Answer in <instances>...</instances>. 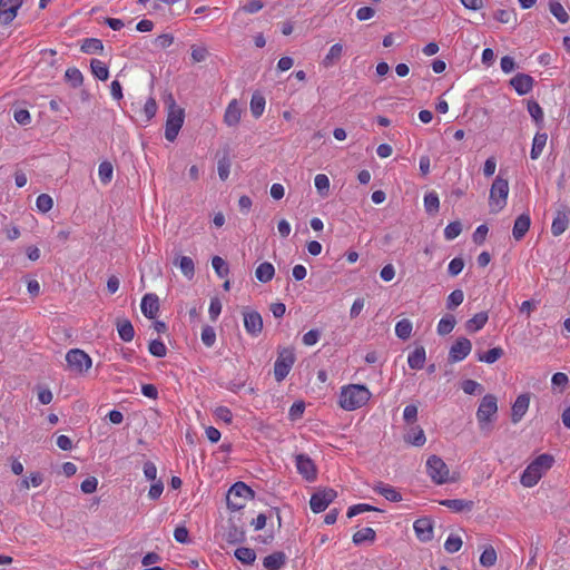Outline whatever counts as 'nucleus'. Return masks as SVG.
Segmentation results:
<instances>
[{
    "mask_svg": "<svg viewBox=\"0 0 570 570\" xmlns=\"http://www.w3.org/2000/svg\"><path fill=\"white\" fill-rule=\"evenodd\" d=\"M22 0H0V21L9 24L17 17Z\"/></svg>",
    "mask_w": 570,
    "mask_h": 570,
    "instance_id": "4468645a",
    "label": "nucleus"
},
{
    "mask_svg": "<svg viewBox=\"0 0 570 570\" xmlns=\"http://www.w3.org/2000/svg\"><path fill=\"white\" fill-rule=\"evenodd\" d=\"M371 397V392L364 385L351 384L342 389L340 394V406L346 411H354L362 407Z\"/></svg>",
    "mask_w": 570,
    "mask_h": 570,
    "instance_id": "f257e3e1",
    "label": "nucleus"
},
{
    "mask_svg": "<svg viewBox=\"0 0 570 570\" xmlns=\"http://www.w3.org/2000/svg\"><path fill=\"white\" fill-rule=\"evenodd\" d=\"M65 78L73 88L80 87L83 82V76L78 68H68L65 73Z\"/></svg>",
    "mask_w": 570,
    "mask_h": 570,
    "instance_id": "c03bdc74",
    "label": "nucleus"
},
{
    "mask_svg": "<svg viewBox=\"0 0 570 570\" xmlns=\"http://www.w3.org/2000/svg\"><path fill=\"white\" fill-rule=\"evenodd\" d=\"M343 53V46L341 43H335L330 48L328 53L323 59V66L328 68L333 66L337 60L341 59Z\"/></svg>",
    "mask_w": 570,
    "mask_h": 570,
    "instance_id": "72a5a7b5",
    "label": "nucleus"
},
{
    "mask_svg": "<svg viewBox=\"0 0 570 570\" xmlns=\"http://www.w3.org/2000/svg\"><path fill=\"white\" fill-rule=\"evenodd\" d=\"M462 232V225L460 222L450 223L444 229V237L448 240L456 238Z\"/></svg>",
    "mask_w": 570,
    "mask_h": 570,
    "instance_id": "bf43d9fd",
    "label": "nucleus"
},
{
    "mask_svg": "<svg viewBox=\"0 0 570 570\" xmlns=\"http://www.w3.org/2000/svg\"><path fill=\"white\" fill-rule=\"evenodd\" d=\"M531 225V218L528 214H521L514 220L512 235L515 240L522 239L528 233Z\"/></svg>",
    "mask_w": 570,
    "mask_h": 570,
    "instance_id": "412c9836",
    "label": "nucleus"
},
{
    "mask_svg": "<svg viewBox=\"0 0 570 570\" xmlns=\"http://www.w3.org/2000/svg\"><path fill=\"white\" fill-rule=\"evenodd\" d=\"M98 480L95 476H89L81 482V491L86 494L94 493L97 490Z\"/></svg>",
    "mask_w": 570,
    "mask_h": 570,
    "instance_id": "69168bd1",
    "label": "nucleus"
},
{
    "mask_svg": "<svg viewBox=\"0 0 570 570\" xmlns=\"http://www.w3.org/2000/svg\"><path fill=\"white\" fill-rule=\"evenodd\" d=\"M215 416L218 419V420H222L224 421L225 423L229 424L232 423L233 421V413L232 411L226 407V406H218L216 410H215Z\"/></svg>",
    "mask_w": 570,
    "mask_h": 570,
    "instance_id": "774afa93",
    "label": "nucleus"
},
{
    "mask_svg": "<svg viewBox=\"0 0 570 570\" xmlns=\"http://www.w3.org/2000/svg\"><path fill=\"white\" fill-rule=\"evenodd\" d=\"M245 540V532L242 528L232 524L226 533V541L228 543H239Z\"/></svg>",
    "mask_w": 570,
    "mask_h": 570,
    "instance_id": "a18cd8bd",
    "label": "nucleus"
},
{
    "mask_svg": "<svg viewBox=\"0 0 570 570\" xmlns=\"http://www.w3.org/2000/svg\"><path fill=\"white\" fill-rule=\"evenodd\" d=\"M116 327L117 332L119 334V337L124 342H131L135 337V328L131 324V322L127 318H118L116 321Z\"/></svg>",
    "mask_w": 570,
    "mask_h": 570,
    "instance_id": "5701e85b",
    "label": "nucleus"
},
{
    "mask_svg": "<svg viewBox=\"0 0 570 570\" xmlns=\"http://www.w3.org/2000/svg\"><path fill=\"white\" fill-rule=\"evenodd\" d=\"M275 275V268L272 263L264 262L255 271L256 278L262 283H268Z\"/></svg>",
    "mask_w": 570,
    "mask_h": 570,
    "instance_id": "bb28decb",
    "label": "nucleus"
},
{
    "mask_svg": "<svg viewBox=\"0 0 570 570\" xmlns=\"http://www.w3.org/2000/svg\"><path fill=\"white\" fill-rule=\"evenodd\" d=\"M305 411V404L303 401H298L293 403V405L289 409L288 416L292 421H296L302 417L303 413Z\"/></svg>",
    "mask_w": 570,
    "mask_h": 570,
    "instance_id": "e2e57ef3",
    "label": "nucleus"
},
{
    "mask_svg": "<svg viewBox=\"0 0 570 570\" xmlns=\"http://www.w3.org/2000/svg\"><path fill=\"white\" fill-rule=\"evenodd\" d=\"M426 358L425 348L417 346L407 357V364L412 370H421L424 366Z\"/></svg>",
    "mask_w": 570,
    "mask_h": 570,
    "instance_id": "a878e982",
    "label": "nucleus"
},
{
    "mask_svg": "<svg viewBox=\"0 0 570 570\" xmlns=\"http://www.w3.org/2000/svg\"><path fill=\"white\" fill-rule=\"evenodd\" d=\"M461 547H462V539L455 534H451L444 543V549L448 553L458 552L461 549Z\"/></svg>",
    "mask_w": 570,
    "mask_h": 570,
    "instance_id": "4d7b16f0",
    "label": "nucleus"
},
{
    "mask_svg": "<svg viewBox=\"0 0 570 570\" xmlns=\"http://www.w3.org/2000/svg\"><path fill=\"white\" fill-rule=\"evenodd\" d=\"M462 390L465 394L476 395L483 392V386L474 380H464L462 382Z\"/></svg>",
    "mask_w": 570,
    "mask_h": 570,
    "instance_id": "603ef678",
    "label": "nucleus"
},
{
    "mask_svg": "<svg viewBox=\"0 0 570 570\" xmlns=\"http://www.w3.org/2000/svg\"><path fill=\"white\" fill-rule=\"evenodd\" d=\"M90 68H91V72L94 73V76L96 78H98L99 80L105 81L108 79L109 70L105 62H102L98 59H92L90 62Z\"/></svg>",
    "mask_w": 570,
    "mask_h": 570,
    "instance_id": "e433bc0d",
    "label": "nucleus"
},
{
    "mask_svg": "<svg viewBox=\"0 0 570 570\" xmlns=\"http://www.w3.org/2000/svg\"><path fill=\"white\" fill-rule=\"evenodd\" d=\"M254 491L247 484L238 481L227 492V507L233 511L240 510L245 507L247 500L254 498Z\"/></svg>",
    "mask_w": 570,
    "mask_h": 570,
    "instance_id": "20e7f679",
    "label": "nucleus"
},
{
    "mask_svg": "<svg viewBox=\"0 0 570 570\" xmlns=\"http://www.w3.org/2000/svg\"><path fill=\"white\" fill-rule=\"evenodd\" d=\"M191 59L194 62H203L208 56V51L205 47L191 46Z\"/></svg>",
    "mask_w": 570,
    "mask_h": 570,
    "instance_id": "0e129e2a",
    "label": "nucleus"
},
{
    "mask_svg": "<svg viewBox=\"0 0 570 570\" xmlns=\"http://www.w3.org/2000/svg\"><path fill=\"white\" fill-rule=\"evenodd\" d=\"M548 136L546 132H537L530 151V156L532 159H538L542 154V150L547 144Z\"/></svg>",
    "mask_w": 570,
    "mask_h": 570,
    "instance_id": "c756f323",
    "label": "nucleus"
},
{
    "mask_svg": "<svg viewBox=\"0 0 570 570\" xmlns=\"http://www.w3.org/2000/svg\"><path fill=\"white\" fill-rule=\"evenodd\" d=\"M487 322L488 314L485 312H480L466 321L465 328L469 333H474L481 330L487 324Z\"/></svg>",
    "mask_w": 570,
    "mask_h": 570,
    "instance_id": "c85d7f7f",
    "label": "nucleus"
},
{
    "mask_svg": "<svg viewBox=\"0 0 570 570\" xmlns=\"http://www.w3.org/2000/svg\"><path fill=\"white\" fill-rule=\"evenodd\" d=\"M472 344L466 337L458 338L449 351V362L456 363L464 360L471 352Z\"/></svg>",
    "mask_w": 570,
    "mask_h": 570,
    "instance_id": "9d476101",
    "label": "nucleus"
},
{
    "mask_svg": "<svg viewBox=\"0 0 570 570\" xmlns=\"http://www.w3.org/2000/svg\"><path fill=\"white\" fill-rule=\"evenodd\" d=\"M244 326L252 336H258L263 331V318L256 311H243Z\"/></svg>",
    "mask_w": 570,
    "mask_h": 570,
    "instance_id": "9b49d317",
    "label": "nucleus"
},
{
    "mask_svg": "<svg viewBox=\"0 0 570 570\" xmlns=\"http://www.w3.org/2000/svg\"><path fill=\"white\" fill-rule=\"evenodd\" d=\"M230 160L227 156H224L218 160L217 170L218 176L222 180H226L229 176Z\"/></svg>",
    "mask_w": 570,
    "mask_h": 570,
    "instance_id": "680f3d73",
    "label": "nucleus"
},
{
    "mask_svg": "<svg viewBox=\"0 0 570 570\" xmlns=\"http://www.w3.org/2000/svg\"><path fill=\"white\" fill-rule=\"evenodd\" d=\"M417 539L422 542H428L433 537V523L429 518L417 519L413 524Z\"/></svg>",
    "mask_w": 570,
    "mask_h": 570,
    "instance_id": "f3484780",
    "label": "nucleus"
},
{
    "mask_svg": "<svg viewBox=\"0 0 570 570\" xmlns=\"http://www.w3.org/2000/svg\"><path fill=\"white\" fill-rule=\"evenodd\" d=\"M530 404V394L524 393L520 394L511 407V421L513 423H518L522 420L524 414L527 413Z\"/></svg>",
    "mask_w": 570,
    "mask_h": 570,
    "instance_id": "2eb2a0df",
    "label": "nucleus"
},
{
    "mask_svg": "<svg viewBox=\"0 0 570 570\" xmlns=\"http://www.w3.org/2000/svg\"><path fill=\"white\" fill-rule=\"evenodd\" d=\"M549 9L560 23H567L569 21L568 12L558 0H549Z\"/></svg>",
    "mask_w": 570,
    "mask_h": 570,
    "instance_id": "473e14b6",
    "label": "nucleus"
},
{
    "mask_svg": "<svg viewBox=\"0 0 570 570\" xmlns=\"http://www.w3.org/2000/svg\"><path fill=\"white\" fill-rule=\"evenodd\" d=\"M81 51L85 53H96L104 50V43L97 38H87L81 45Z\"/></svg>",
    "mask_w": 570,
    "mask_h": 570,
    "instance_id": "4c0bfd02",
    "label": "nucleus"
},
{
    "mask_svg": "<svg viewBox=\"0 0 570 570\" xmlns=\"http://www.w3.org/2000/svg\"><path fill=\"white\" fill-rule=\"evenodd\" d=\"M542 475H543V473L540 472L538 468L532 465V463H530L525 468V470L522 472L520 482L523 487L531 488V487H534L539 482V480L542 478Z\"/></svg>",
    "mask_w": 570,
    "mask_h": 570,
    "instance_id": "aec40b11",
    "label": "nucleus"
},
{
    "mask_svg": "<svg viewBox=\"0 0 570 570\" xmlns=\"http://www.w3.org/2000/svg\"><path fill=\"white\" fill-rule=\"evenodd\" d=\"M424 207L429 214H434L439 210L440 200L436 193L431 191L424 196Z\"/></svg>",
    "mask_w": 570,
    "mask_h": 570,
    "instance_id": "de8ad7c7",
    "label": "nucleus"
},
{
    "mask_svg": "<svg viewBox=\"0 0 570 570\" xmlns=\"http://www.w3.org/2000/svg\"><path fill=\"white\" fill-rule=\"evenodd\" d=\"M184 118V109L179 108L173 96L169 95V106L165 126V137L168 141L173 142L177 138L179 130L183 127Z\"/></svg>",
    "mask_w": 570,
    "mask_h": 570,
    "instance_id": "7ed1b4c3",
    "label": "nucleus"
},
{
    "mask_svg": "<svg viewBox=\"0 0 570 570\" xmlns=\"http://www.w3.org/2000/svg\"><path fill=\"white\" fill-rule=\"evenodd\" d=\"M464 294L462 289H454L446 298V308L453 311L462 304Z\"/></svg>",
    "mask_w": 570,
    "mask_h": 570,
    "instance_id": "3c124183",
    "label": "nucleus"
},
{
    "mask_svg": "<svg viewBox=\"0 0 570 570\" xmlns=\"http://www.w3.org/2000/svg\"><path fill=\"white\" fill-rule=\"evenodd\" d=\"M112 173H114V168H112V165L111 163L109 161H102L100 165H99V168H98V176H99V179L102 184L107 185L111 181L112 179Z\"/></svg>",
    "mask_w": 570,
    "mask_h": 570,
    "instance_id": "49530a36",
    "label": "nucleus"
},
{
    "mask_svg": "<svg viewBox=\"0 0 570 570\" xmlns=\"http://www.w3.org/2000/svg\"><path fill=\"white\" fill-rule=\"evenodd\" d=\"M494 18L501 23H511L513 27L518 24V17L514 10L499 9L495 11Z\"/></svg>",
    "mask_w": 570,
    "mask_h": 570,
    "instance_id": "79ce46f5",
    "label": "nucleus"
},
{
    "mask_svg": "<svg viewBox=\"0 0 570 570\" xmlns=\"http://www.w3.org/2000/svg\"><path fill=\"white\" fill-rule=\"evenodd\" d=\"M175 265H179V268L181 273L188 278L191 279L195 275V265L190 257L188 256H180L175 259Z\"/></svg>",
    "mask_w": 570,
    "mask_h": 570,
    "instance_id": "7c9ffc66",
    "label": "nucleus"
},
{
    "mask_svg": "<svg viewBox=\"0 0 570 570\" xmlns=\"http://www.w3.org/2000/svg\"><path fill=\"white\" fill-rule=\"evenodd\" d=\"M456 324L455 317L452 314L443 316L438 324L439 335L450 334Z\"/></svg>",
    "mask_w": 570,
    "mask_h": 570,
    "instance_id": "c9c22d12",
    "label": "nucleus"
},
{
    "mask_svg": "<svg viewBox=\"0 0 570 570\" xmlns=\"http://www.w3.org/2000/svg\"><path fill=\"white\" fill-rule=\"evenodd\" d=\"M213 268L219 277H226L229 274V268L227 263L219 256H215L212 259Z\"/></svg>",
    "mask_w": 570,
    "mask_h": 570,
    "instance_id": "864d4df0",
    "label": "nucleus"
},
{
    "mask_svg": "<svg viewBox=\"0 0 570 570\" xmlns=\"http://www.w3.org/2000/svg\"><path fill=\"white\" fill-rule=\"evenodd\" d=\"M528 111H529L530 116L532 117V119L534 120V122L537 124V126L539 128H542L544 115H543V110L540 107V105L534 100H529L528 101Z\"/></svg>",
    "mask_w": 570,
    "mask_h": 570,
    "instance_id": "58836bf2",
    "label": "nucleus"
},
{
    "mask_svg": "<svg viewBox=\"0 0 570 570\" xmlns=\"http://www.w3.org/2000/svg\"><path fill=\"white\" fill-rule=\"evenodd\" d=\"M265 104H266L265 98L261 94L255 92L252 96L250 111L255 118H259L263 115L264 109H265Z\"/></svg>",
    "mask_w": 570,
    "mask_h": 570,
    "instance_id": "f704fd0d",
    "label": "nucleus"
},
{
    "mask_svg": "<svg viewBox=\"0 0 570 570\" xmlns=\"http://www.w3.org/2000/svg\"><path fill=\"white\" fill-rule=\"evenodd\" d=\"M337 492L334 489L325 488L312 494L309 500L311 510L321 513L335 500Z\"/></svg>",
    "mask_w": 570,
    "mask_h": 570,
    "instance_id": "1a4fd4ad",
    "label": "nucleus"
},
{
    "mask_svg": "<svg viewBox=\"0 0 570 570\" xmlns=\"http://www.w3.org/2000/svg\"><path fill=\"white\" fill-rule=\"evenodd\" d=\"M294 350L291 347H283L278 351L277 358L274 364L275 380L281 383L288 375L295 363Z\"/></svg>",
    "mask_w": 570,
    "mask_h": 570,
    "instance_id": "0eeeda50",
    "label": "nucleus"
},
{
    "mask_svg": "<svg viewBox=\"0 0 570 570\" xmlns=\"http://www.w3.org/2000/svg\"><path fill=\"white\" fill-rule=\"evenodd\" d=\"M404 441L414 446H422L426 442L424 431L420 426H412L404 435Z\"/></svg>",
    "mask_w": 570,
    "mask_h": 570,
    "instance_id": "393cba45",
    "label": "nucleus"
},
{
    "mask_svg": "<svg viewBox=\"0 0 570 570\" xmlns=\"http://www.w3.org/2000/svg\"><path fill=\"white\" fill-rule=\"evenodd\" d=\"M314 183H315V187H316L317 191L322 196L327 195L328 189H330V179L326 175H324V174L316 175Z\"/></svg>",
    "mask_w": 570,
    "mask_h": 570,
    "instance_id": "6e6d98bb",
    "label": "nucleus"
},
{
    "mask_svg": "<svg viewBox=\"0 0 570 570\" xmlns=\"http://www.w3.org/2000/svg\"><path fill=\"white\" fill-rule=\"evenodd\" d=\"M141 312L147 318H155L159 311V299L156 294H146L141 299Z\"/></svg>",
    "mask_w": 570,
    "mask_h": 570,
    "instance_id": "a211bd4d",
    "label": "nucleus"
},
{
    "mask_svg": "<svg viewBox=\"0 0 570 570\" xmlns=\"http://www.w3.org/2000/svg\"><path fill=\"white\" fill-rule=\"evenodd\" d=\"M426 473L435 484L455 481L454 478H450V469L446 463L435 454L426 460Z\"/></svg>",
    "mask_w": 570,
    "mask_h": 570,
    "instance_id": "423d86ee",
    "label": "nucleus"
},
{
    "mask_svg": "<svg viewBox=\"0 0 570 570\" xmlns=\"http://www.w3.org/2000/svg\"><path fill=\"white\" fill-rule=\"evenodd\" d=\"M498 413V399L493 394H485L476 410L480 430L489 433Z\"/></svg>",
    "mask_w": 570,
    "mask_h": 570,
    "instance_id": "f03ea898",
    "label": "nucleus"
},
{
    "mask_svg": "<svg viewBox=\"0 0 570 570\" xmlns=\"http://www.w3.org/2000/svg\"><path fill=\"white\" fill-rule=\"evenodd\" d=\"M463 267L464 261L461 257H455L450 262L448 271L451 276H456L462 272Z\"/></svg>",
    "mask_w": 570,
    "mask_h": 570,
    "instance_id": "338daca9",
    "label": "nucleus"
},
{
    "mask_svg": "<svg viewBox=\"0 0 570 570\" xmlns=\"http://www.w3.org/2000/svg\"><path fill=\"white\" fill-rule=\"evenodd\" d=\"M531 463L532 465L538 468L540 472L544 473L552 466L553 456H551L550 454H541L538 458H535Z\"/></svg>",
    "mask_w": 570,
    "mask_h": 570,
    "instance_id": "8fccbe9b",
    "label": "nucleus"
},
{
    "mask_svg": "<svg viewBox=\"0 0 570 570\" xmlns=\"http://www.w3.org/2000/svg\"><path fill=\"white\" fill-rule=\"evenodd\" d=\"M148 351L156 357H164L167 354V347L160 340H153L149 343Z\"/></svg>",
    "mask_w": 570,
    "mask_h": 570,
    "instance_id": "5fc2aeb1",
    "label": "nucleus"
},
{
    "mask_svg": "<svg viewBox=\"0 0 570 570\" xmlns=\"http://www.w3.org/2000/svg\"><path fill=\"white\" fill-rule=\"evenodd\" d=\"M296 469L307 481H314L317 475L316 466L313 460L306 454H297L295 456Z\"/></svg>",
    "mask_w": 570,
    "mask_h": 570,
    "instance_id": "f8f14e48",
    "label": "nucleus"
},
{
    "mask_svg": "<svg viewBox=\"0 0 570 570\" xmlns=\"http://www.w3.org/2000/svg\"><path fill=\"white\" fill-rule=\"evenodd\" d=\"M412 323L407 318H403L399 321L395 325V334L399 338L405 341L411 336L412 333Z\"/></svg>",
    "mask_w": 570,
    "mask_h": 570,
    "instance_id": "ea45409f",
    "label": "nucleus"
},
{
    "mask_svg": "<svg viewBox=\"0 0 570 570\" xmlns=\"http://www.w3.org/2000/svg\"><path fill=\"white\" fill-rule=\"evenodd\" d=\"M36 205L41 213H48L53 206V200L48 194H41L37 197Z\"/></svg>",
    "mask_w": 570,
    "mask_h": 570,
    "instance_id": "13d9d810",
    "label": "nucleus"
},
{
    "mask_svg": "<svg viewBox=\"0 0 570 570\" xmlns=\"http://www.w3.org/2000/svg\"><path fill=\"white\" fill-rule=\"evenodd\" d=\"M503 355V350L501 347L490 348L485 353L478 354V361L484 362L488 364H493Z\"/></svg>",
    "mask_w": 570,
    "mask_h": 570,
    "instance_id": "37998d69",
    "label": "nucleus"
},
{
    "mask_svg": "<svg viewBox=\"0 0 570 570\" xmlns=\"http://www.w3.org/2000/svg\"><path fill=\"white\" fill-rule=\"evenodd\" d=\"M376 533L372 528H363L353 534V543L360 546L364 542H374Z\"/></svg>",
    "mask_w": 570,
    "mask_h": 570,
    "instance_id": "2f4dec72",
    "label": "nucleus"
},
{
    "mask_svg": "<svg viewBox=\"0 0 570 570\" xmlns=\"http://www.w3.org/2000/svg\"><path fill=\"white\" fill-rule=\"evenodd\" d=\"M533 78L527 73H517L510 80V85L520 96L529 94L533 88Z\"/></svg>",
    "mask_w": 570,
    "mask_h": 570,
    "instance_id": "dca6fc26",
    "label": "nucleus"
},
{
    "mask_svg": "<svg viewBox=\"0 0 570 570\" xmlns=\"http://www.w3.org/2000/svg\"><path fill=\"white\" fill-rule=\"evenodd\" d=\"M509 194L508 179L500 175L495 177L490 189L489 205L492 213H498L507 205Z\"/></svg>",
    "mask_w": 570,
    "mask_h": 570,
    "instance_id": "39448f33",
    "label": "nucleus"
},
{
    "mask_svg": "<svg viewBox=\"0 0 570 570\" xmlns=\"http://www.w3.org/2000/svg\"><path fill=\"white\" fill-rule=\"evenodd\" d=\"M440 504L449 508L453 512L471 511L474 507L473 501L463 499H445L440 501Z\"/></svg>",
    "mask_w": 570,
    "mask_h": 570,
    "instance_id": "4be33fe9",
    "label": "nucleus"
},
{
    "mask_svg": "<svg viewBox=\"0 0 570 570\" xmlns=\"http://www.w3.org/2000/svg\"><path fill=\"white\" fill-rule=\"evenodd\" d=\"M286 556L284 552H274L264 558L263 564L267 569L277 570L285 564Z\"/></svg>",
    "mask_w": 570,
    "mask_h": 570,
    "instance_id": "cd10ccee",
    "label": "nucleus"
},
{
    "mask_svg": "<svg viewBox=\"0 0 570 570\" xmlns=\"http://www.w3.org/2000/svg\"><path fill=\"white\" fill-rule=\"evenodd\" d=\"M373 490L391 502H400L402 500L401 493L395 488L383 482L374 485Z\"/></svg>",
    "mask_w": 570,
    "mask_h": 570,
    "instance_id": "b1692460",
    "label": "nucleus"
},
{
    "mask_svg": "<svg viewBox=\"0 0 570 570\" xmlns=\"http://www.w3.org/2000/svg\"><path fill=\"white\" fill-rule=\"evenodd\" d=\"M497 562V552L493 547L485 548L480 556V563L485 568L494 566Z\"/></svg>",
    "mask_w": 570,
    "mask_h": 570,
    "instance_id": "09e8293b",
    "label": "nucleus"
},
{
    "mask_svg": "<svg viewBox=\"0 0 570 570\" xmlns=\"http://www.w3.org/2000/svg\"><path fill=\"white\" fill-rule=\"evenodd\" d=\"M242 109L238 105V101L236 99H233L225 110L224 122L229 127H235L238 125Z\"/></svg>",
    "mask_w": 570,
    "mask_h": 570,
    "instance_id": "6ab92c4d",
    "label": "nucleus"
},
{
    "mask_svg": "<svg viewBox=\"0 0 570 570\" xmlns=\"http://www.w3.org/2000/svg\"><path fill=\"white\" fill-rule=\"evenodd\" d=\"M237 560L244 564H252L256 559V553L250 548L240 547L234 552Z\"/></svg>",
    "mask_w": 570,
    "mask_h": 570,
    "instance_id": "a19ab883",
    "label": "nucleus"
},
{
    "mask_svg": "<svg viewBox=\"0 0 570 570\" xmlns=\"http://www.w3.org/2000/svg\"><path fill=\"white\" fill-rule=\"evenodd\" d=\"M570 223V210L566 205H562L561 208H559L556 212V217L552 220L551 225V233L553 236H560L563 234Z\"/></svg>",
    "mask_w": 570,
    "mask_h": 570,
    "instance_id": "ddd939ff",
    "label": "nucleus"
},
{
    "mask_svg": "<svg viewBox=\"0 0 570 570\" xmlns=\"http://www.w3.org/2000/svg\"><path fill=\"white\" fill-rule=\"evenodd\" d=\"M202 341L207 347H212L216 342V333L214 328L206 325L202 330Z\"/></svg>",
    "mask_w": 570,
    "mask_h": 570,
    "instance_id": "052dcab7",
    "label": "nucleus"
},
{
    "mask_svg": "<svg viewBox=\"0 0 570 570\" xmlns=\"http://www.w3.org/2000/svg\"><path fill=\"white\" fill-rule=\"evenodd\" d=\"M66 362L70 371L83 374L91 367V357L79 348H72L66 354Z\"/></svg>",
    "mask_w": 570,
    "mask_h": 570,
    "instance_id": "6e6552de",
    "label": "nucleus"
}]
</instances>
